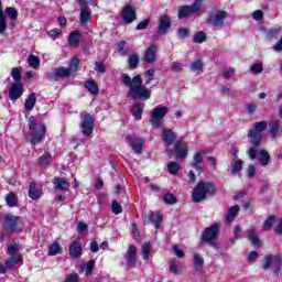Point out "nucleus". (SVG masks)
Returning <instances> with one entry per match:
<instances>
[{
	"instance_id": "obj_1",
	"label": "nucleus",
	"mask_w": 282,
	"mask_h": 282,
	"mask_svg": "<svg viewBox=\"0 0 282 282\" xmlns=\"http://www.w3.org/2000/svg\"><path fill=\"white\" fill-rule=\"evenodd\" d=\"M122 84L126 87H129L130 90L128 96L132 98V100H149L151 98V89L147 88L142 83V77L140 75H135L132 79L128 74L121 75Z\"/></svg>"
},
{
	"instance_id": "obj_2",
	"label": "nucleus",
	"mask_w": 282,
	"mask_h": 282,
	"mask_svg": "<svg viewBox=\"0 0 282 282\" xmlns=\"http://www.w3.org/2000/svg\"><path fill=\"white\" fill-rule=\"evenodd\" d=\"M253 129L254 130L248 131V138L251 140V148H249L247 155L250 158V160H257V149L261 147V142L263 140L261 133L268 129V122L257 121L253 123Z\"/></svg>"
},
{
	"instance_id": "obj_3",
	"label": "nucleus",
	"mask_w": 282,
	"mask_h": 282,
	"mask_svg": "<svg viewBox=\"0 0 282 282\" xmlns=\"http://www.w3.org/2000/svg\"><path fill=\"white\" fill-rule=\"evenodd\" d=\"M206 195H208L209 197H213V195H215V183H198L192 192V199L195 204H199V202H204V199H206Z\"/></svg>"
},
{
	"instance_id": "obj_4",
	"label": "nucleus",
	"mask_w": 282,
	"mask_h": 282,
	"mask_svg": "<svg viewBox=\"0 0 282 282\" xmlns=\"http://www.w3.org/2000/svg\"><path fill=\"white\" fill-rule=\"evenodd\" d=\"M29 129L31 132V144H39L40 142H43L45 131H47L44 123H36V117L31 116L29 118Z\"/></svg>"
},
{
	"instance_id": "obj_5",
	"label": "nucleus",
	"mask_w": 282,
	"mask_h": 282,
	"mask_svg": "<svg viewBox=\"0 0 282 282\" xmlns=\"http://www.w3.org/2000/svg\"><path fill=\"white\" fill-rule=\"evenodd\" d=\"M226 19H228V12L216 9L209 12L207 23L215 28H224V21H226Z\"/></svg>"
},
{
	"instance_id": "obj_6",
	"label": "nucleus",
	"mask_w": 282,
	"mask_h": 282,
	"mask_svg": "<svg viewBox=\"0 0 282 282\" xmlns=\"http://www.w3.org/2000/svg\"><path fill=\"white\" fill-rule=\"evenodd\" d=\"M166 113H169V108L162 106L155 107L151 112L150 124H152L154 129H160V127H162V120Z\"/></svg>"
},
{
	"instance_id": "obj_7",
	"label": "nucleus",
	"mask_w": 282,
	"mask_h": 282,
	"mask_svg": "<svg viewBox=\"0 0 282 282\" xmlns=\"http://www.w3.org/2000/svg\"><path fill=\"white\" fill-rule=\"evenodd\" d=\"M80 120L82 133L89 138V135L94 133V128L96 127V124L94 123V117H91V115L87 112H83L80 116Z\"/></svg>"
},
{
	"instance_id": "obj_8",
	"label": "nucleus",
	"mask_w": 282,
	"mask_h": 282,
	"mask_svg": "<svg viewBox=\"0 0 282 282\" xmlns=\"http://www.w3.org/2000/svg\"><path fill=\"white\" fill-rule=\"evenodd\" d=\"M282 263L281 254L275 256L274 258L272 254L265 256L262 263V270H270L272 269L273 272H280Z\"/></svg>"
},
{
	"instance_id": "obj_9",
	"label": "nucleus",
	"mask_w": 282,
	"mask_h": 282,
	"mask_svg": "<svg viewBox=\"0 0 282 282\" xmlns=\"http://www.w3.org/2000/svg\"><path fill=\"white\" fill-rule=\"evenodd\" d=\"M219 235V225L215 224L210 227H207L200 238L203 243H209V246H215V239H217Z\"/></svg>"
},
{
	"instance_id": "obj_10",
	"label": "nucleus",
	"mask_w": 282,
	"mask_h": 282,
	"mask_svg": "<svg viewBox=\"0 0 282 282\" xmlns=\"http://www.w3.org/2000/svg\"><path fill=\"white\" fill-rule=\"evenodd\" d=\"M202 10V0H195L192 6H183L178 11V19H184L191 14H197Z\"/></svg>"
},
{
	"instance_id": "obj_11",
	"label": "nucleus",
	"mask_w": 282,
	"mask_h": 282,
	"mask_svg": "<svg viewBox=\"0 0 282 282\" xmlns=\"http://www.w3.org/2000/svg\"><path fill=\"white\" fill-rule=\"evenodd\" d=\"M19 221H21L19 216H14L12 214L4 215V230L7 232H14V230H17V226H19Z\"/></svg>"
},
{
	"instance_id": "obj_12",
	"label": "nucleus",
	"mask_w": 282,
	"mask_h": 282,
	"mask_svg": "<svg viewBox=\"0 0 282 282\" xmlns=\"http://www.w3.org/2000/svg\"><path fill=\"white\" fill-rule=\"evenodd\" d=\"M78 3L80 8L79 21L82 25H87L91 17V9L89 8V4L85 0H78Z\"/></svg>"
},
{
	"instance_id": "obj_13",
	"label": "nucleus",
	"mask_w": 282,
	"mask_h": 282,
	"mask_svg": "<svg viewBox=\"0 0 282 282\" xmlns=\"http://www.w3.org/2000/svg\"><path fill=\"white\" fill-rule=\"evenodd\" d=\"M126 140L134 153L138 155L142 154V149H144V139L138 138L135 135H129L126 138Z\"/></svg>"
},
{
	"instance_id": "obj_14",
	"label": "nucleus",
	"mask_w": 282,
	"mask_h": 282,
	"mask_svg": "<svg viewBox=\"0 0 282 282\" xmlns=\"http://www.w3.org/2000/svg\"><path fill=\"white\" fill-rule=\"evenodd\" d=\"M122 20L124 23H133L137 19L135 9L133 4H127L121 12Z\"/></svg>"
},
{
	"instance_id": "obj_15",
	"label": "nucleus",
	"mask_w": 282,
	"mask_h": 282,
	"mask_svg": "<svg viewBox=\"0 0 282 282\" xmlns=\"http://www.w3.org/2000/svg\"><path fill=\"white\" fill-rule=\"evenodd\" d=\"M48 80H58V78H67L72 76V72L65 67H58L53 70V74L46 75Z\"/></svg>"
},
{
	"instance_id": "obj_16",
	"label": "nucleus",
	"mask_w": 282,
	"mask_h": 282,
	"mask_svg": "<svg viewBox=\"0 0 282 282\" xmlns=\"http://www.w3.org/2000/svg\"><path fill=\"white\" fill-rule=\"evenodd\" d=\"M23 96V84L13 83L9 88L10 100H19Z\"/></svg>"
},
{
	"instance_id": "obj_17",
	"label": "nucleus",
	"mask_w": 282,
	"mask_h": 282,
	"mask_svg": "<svg viewBox=\"0 0 282 282\" xmlns=\"http://www.w3.org/2000/svg\"><path fill=\"white\" fill-rule=\"evenodd\" d=\"M156 59H158V46L155 44H151L145 50V53L143 55V61H145V63H150V65H152V63H154Z\"/></svg>"
},
{
	"instance_id": "obj_18",
	"label": "nucleus",
	"mask_w": 282,
	"mask_h": 282,
	"mask_svg": "<svg viewBox=\"0 0 282 282\" xmlns=\"http://www.w3.org/2000/svg\"><path fill=\"white\" fill-rule=\"evenodd\" d=\"M171 30V18L164 14L159 19L158 32L159 34H166Z\"/></svg>"
},
{
	"instance_id": "obj_19",
	"label": "nucleus",
	"mask_w": 282,
	"mask_h": 282,
	"mask_svg": "<svg viewBox=\"0 0 282 282\" xmlns=\"http://www.w3.org/2000/svg\"><path fill=\"white\" fill-rule=\"evenodd\" d=\"M72 259H80L83 257V246L78 241H73L68 249Z\"/></svg>"
},
{
	"instance_id": "obj_20",
	"label": "nucleus",
	"mask_w": 282,
	"mask_h": 282,
	"mask_svg": "<svg viewBox=\"0 0 282 282\" xmlns=\"http://www.w3.org/2000/svg\"><path fill=\"white\" fill-rule=\"evenodd\" d=\"M176 138H177V135L175 134V132H173V130L163 129L162 140H163L165 147H171V144H173L175 142Z\"/></svg>"
},
{
	"instance_id": "obj_21",
	"label": "nucleus",
	"mask_w": 282,
	"mask_h": 282,
	"mask_svg": "<svg viewBox=\"0 0 282 282\" xmlns=\"http://www.w3.org/2000/svg\"><path fill=\"white\" fill-rule=\"evenodd\" d=\"M162 213L160 212H150L148 215V221H145V224H153L155 228H160V224H162Z\"/></svg>"
},
{
	"instance_id": "obj_22",
	"label": "nucleus",
	"mask_w": 282,
	"mask_h": 282,
	"mask_svg": "<svg viewBox=\"0 0 282 282\" xmlns=\"http://www.w3.org/2000/svg\"><path fill=\"white\" fill-rule=\"evenodd\" d=\"M135 246L131 245L126 252V259L128 261L129 268H135V252H137Z\"/></svg>"
},
{
	"instance_id": "obj_23",
	"label": "nucleus",
	"mask_w": 282,
	"mask_h": 282,
	"mask_svg": "<svg viewBox=\"0 0 282 282\" xmlns=\"http://www.w3.org/2000/svg\"><path fill=\"white\" fill-rule=\"evenodd\" d=\"M174 151L177 155V158L184 159L186 155H188V148L186 147V143L183 142H176L174 147Z\"/></svg>"
},
{
	"instance_id": "obj_24",
	"label": "nucleus",
	"mask_w": 282,
	"mask_h": 282,
	"mask_svg": "<svg viewBox=\"0 0 282 282\" xmlns=\"http://www.w3.org/2000/svg\"><path fill=\"white\" fill-rule=\"evenodd\" d=\"M53 184L58 191H67L69 188V182L65 177H55Z\"/></svg>"
},
{
	"instance_id": "obj_25",
	"label": "nucleus",
	"mask_w": 282,
	"mask_h": 282,
	"mask_svg": "<svg viewBox=\"0 0 282 282\" xmlns=\"http://www.w3.org/2000/svg\"><path fill=\"white\" fill-rule=\"evenodd\" d=\"M247 234L248 241H250L252 246H257L259 248V246H261V239L259 238V234H257L254 229L247 230Z\"/></svg>"
},
{
	"instance_id": "obj_26",
	"label": "nucleus",
	"mask_w": 282,
	"mask_h": 282,
	"mask_svg": "<svg viewBox=\"0 0 282 282\" xmlns=\"http://www.w3.org/2000/svg\"><path fill=\"white\" fill-rule=\"evenodd\" d=\"M17 263H23V256L17 253L15 256H11L6 262L4 265L6 268L10 269V268H14V265H17Z\"/></svg>"
},
{
	"instance_id": "obj_27",
	"label": "nucleus",
	"mask_w": 282,
	"mask_h": 282,
	"mask_svg": "<svg viewBox=\"0 0 282 282\" xmlns=\"http://www.w3.org/2000/svg\"><path fill=\"white\" fill-rule=\"evenodd\" d=\"M144 112V104H135L131 108V113L135 120H142V113Z\"/></svg>"
},
{
	"instance_id": "obj_28",
	"label": "nucleus",
	"mask_w": 282,
	"mask_h": 282,
	"mask_svg": "<svg viewBox=\"0 0 282 282\" xmlns=\"http://www.w3.org/2000/svg\"><path fill=\"white\" fill-rule=\"evenodd\" d=\"M35 105H36V94L32 93L29 95V97L25 100V104H24L25 111H32Z\"/></svg>"
},
{
	"instance_id": "obj_29",
	"label": "nucleus",
	"mask_w": 282,
	"mask_h": 282,
	"mask_svg": "<svg viewBox=\"0 0 282 282\" xmlns=\"http://www.w3.org/2000/svg\"><path fill=\"white\" fill-rule=\"evenodd\" d=\"M6 30H8V19L3 13V6L1 4V1H0V34H3Z\"/></svg>"
},
{
	"instance_id": "obj_30",
	"label": "nucleus",
	"mask_w": 282,
	"mask_h": 282,
	"mask_svg": "<svg viewBox=\"0 0 282 282\" xmlns=\"http://www.w3.org/2000/svg\"><path fill=\"white\" fill-rule=\"evenodd\" d=\"M259 162L261 166H268V164H270V152H268V150H260Z\"/></svg>"
},
{
	"instance_id": "obj_31",
	"label": "nucleus",
	"mask_w": 282,
	"mask_h": 282,
	"mask_svg": "<svg viewBox=\"0 0 282 282\" xmlns=\"http://www.w3.org/2000/svg\"><path fill=\"white\" fill-rule=\"evenodd\" d=\"M239 205H235L228 209L227 221H229V224H231V221H235V218L237 217V215H239Z\"/></svg>"
},
{
	"instance_id": "obj_32",
	"label": "nucleus",
	"mask_w": 282,
	"mask_h": 282,
	"mask_svg": "<svg viewBox=\"0 0 282 282\" xmlns=\"http://www.w3.org/2000/svg\"><path fill=\"white\" fill-rule=\"evenodd\" d=\"M80 41V32L74 31L68 36V43L72 47H77Z\"/></svg>"
},
{
	"instance_id": "obj_33",
	"label": "nucleus",
	"mask_w": 282,
	"mask_h": 282,
	"mask_svg": "<svg viewBox=\"0 0 282 282\" xmlns=\"http://www.w3.org/2000/svg\"><path fill=\"white\" fill-rule=\"evenodd\" d=\"M86 88L88 89L89 94H91V96H98V84H96L94 79L86 82Z\"/></svg>"
},
{
	"instance_id": "obj_34",
	"label": "nucleus",
	"mask_w": 282,
	"mask_h": 282,
	"mask_svg": "<svg viewBox=\"0 0 282 282\" xmlns=\"http://www.w3.org/2000/svg\"><path fill=\"white\" fill-rule=\"evenodd\" d=\"M151 250H153L151 242H144L142 245L141 254H142V259H144V261L149 260V257L151 256Z\"/></svg>"
},
{
	"instance_id": "obj_35",
	"label": "nucleus",
	"mask_w": 282,
	"mask_h": 282,
	"mask_svg": "<svg viewBox=\"0 0 282 282\" xmlns=\"http://www.w3.org/2000/svg\"><path fill=\"white\" fill-rule=\"evenodd\" d=\"M202 162H204V158H202V153L197 152L193 156V162H192V167L195 169L196 171H202Z\"/></svg>"
},
{
	"instance_id": "obj_36",
	"label": "nucleus",
	"mask_w": 282,
	"mask_h": 282,
	"mask_svg": "<svg viewBox=\"0 0 282 282\" xmlns=\"http://www.w3.org/2000/svg\"><path fill=\"white\" fill-rule=\"evenodd\" d=\"M41 191L36 189V184L31 183L30 184V189H29V197L31 199H40L41 198Z\"/></svg>"
},
{
	"instance_id": "obj_37",
	"label": "nucleus",
	"mask_w": 282,
	"mask_h": 282,
	"mask_svg": "<svg viewBox=\"0 0 282 282\" xmlns=\"http://www.w3.org/2000/svg\"><path fill=\"white\" fill-rule=\"evenodd\" d=\"M269 128H270V133L271 135H279V131H281V121L280 120H275V121H271L269 123Z\"/></svg>"
},
{
	"instance_id": "obj_38",
	"label": "nucleus",
	"mask_w": 282,
	"mask_h": 282,
	"mask_svg": "<svg viewBox=\"0 0 282 282\" xmlns=\"http://www.w3.org/2000/svg\"><path fill=\"white\" fill-rule=\"evenodd\" d=\"M4 12L7 17H9L10 21L14 22L17 19H19V11L14 9L13 7H8L4 9Z\"/></svg>"
},
{
	"instance_id": "obj_39",
	"label": "nucleus",
	"mask_w": 282,
	"mask_h": 282,
	"mask_svg": "<svg viewBox=\"0 0 282 282\" xmlns=\"http://www.w3.org/2000/svg\"><path fill=\"white\" fill-rule=\"evenodd\" d=\"M231 164V175H237L239 171L243 169V162L241 160H236Z\"/></svg>"
},
{
	"instance_id": "obj_40",
	"label": "nucleus",
	"mask_w": 282,
	"mask_h": 282,
	"mask_svg": "<svg viewBox=\"0 0 282 282\" xmlns=\"http://www.w3.org/2000/svg\"><path fill=\"white\" fill-rule=\"evenodd\" d=\"M6 202L7 206H10V208H14L19 200L17 199V195H14V193L11 192L6 196Z\"/></svg>"
},
{
	"instance_id": "obj_41",
	"label": "nucleus",
	"mask_w": 282,
	"mask_h": 282,
	"mask_svg": "<svg viewBox=\"0 0 282 282\" xmlns=\"http://www.w3.org/2000/svg\"><path fill=\"white\" fill-rule=\"evenodd\" d=\"M37 162L40 166H47L52 162V154L50 153H44L42 156L37 159Z\"/></svg>"
},
{
	"instance_id": "obj_42",
	"label": "nucleus",
	"mask_w": 282,
	"mask_h": 282,
	"mask_svg": "<svg viewBox=\"0 0 282 282\" xmlns=\"http://www.w3.org/2000/svg\"><path fill=\"white\" fill-rule=\"evenodd\" d=\"M19 250H21V246L17 242H12L8 246L7 252L10 257H17V252H19Z\"/></svg>"
},
{
	"instance_id": "obj_43",
	"label": "nucleus",
	"mask_w": 282,
	"mask_h": 282,
	"mask_svg": "<svg viewBox=\"0 0 282 282\" xmlns=\"http://www.w3.org/2000/svg\"><path fill=\"white\" fill-rule=\"evenodd\" d=\"M193 261L196 270L204 268V258L199 253L194 254Z\"/></svg>"
},
{
	"instance_id": "obj_44",
	"label": "nucleus",
	"mask_w": 282,
	"mask_h": 282,
	"mask_svg": "<svg viewBox=\"0 0 282 282\" xmlns=\"http://www.w3.org/2000/svg\"><path fill=\"white\" fill-rule=\"evenodd\" d=\"M28 63L33 69H37L39 65H41V61L39 57H36V55H29Z\"/></svg>"
},
{
	"instance_id": "obj_45",
	"label": "nucleus",
	"mask_w": 282,
	"mask_h": 282,
	"mask_svg": "<svg viewBox=\"0 0 282 282\" xmlns=\"http://www.w3.org/2000/svg\"><path fill=\"white\" fill-rule=\"evenodd\" d=\"M164 204H167V206H173V204H177V197L175 195L167 193L163 196Z\"/></svg>"
},
{
	"instance_id": "obj_46",
	"label": "nucleus",
	"mask_w": 282,
	"mask_h": 282,
	"mask_svg": "<svg viewBox=\"0 0 282 282\" xmlns=\"http://www.w3.org/2000/svg\"><path fill=\"white\" fill-rule=\"evenodd\" d=\"M138 63H140V57L138 54H132L128 59V65L130 69H135L138 67Z\"/></svg>"
},
{
	"instance_id": "obj_47",
	"label": "nucleus",
	"mask_w": 282,
	"mask_h": 282,
	"mask_svg": "<svg viewBox=\"0 0 282 282\" xmlns=\"http://www.w3.org/2000/svg\"><path fill=\"white\" fill-rule=\"evenodd\" d=\"M274 221H276V216L271 215L268 217L267 220L263 221V230L268 231L270 230V228H272V226L274 225Z\"/></svg>"
},
{
	"instance_id": "obj_48",
	"label": "nucleus",
	"mask_w": 282,
	"mask_h": 282,
	"mask_svg": "<svg viewBox=\"0 0 282 282\" xmlns=\"http://www.w3.org/2000/svg\"><path fill=\"white\" fill-rule=\"evenodd\" d=\"M281 34V26L275 28L269 31L267 34V40L274 41V39H279V35Z\"/></svg>"
},
{
	"instance_id": "obj_49",
	"label": "nucleus",
	"mask_w": 282,
	"mask_h": 282,
	"mask_svg": "<svg viewBox=\"0 0 282 282\" xmlns=\"http://www.w3.org/2000/svg\"><path fill=\"white\" fill-rule=\"evenodd\" d=\"M61 252V245L58 242H53L48 249L50 257H56Z\"/></svg>"
},
{
	"instance_id": "obj_50",
	"label": "nucleus",
	"mask_w": 282,
	"mask_h": 282,
	"mask_svg": "<svg viewBox=\"0 0 282 282\" xmlns=\"http://www.w3.org/2000/svg\"><path fill=\"white\" fill-rule=\"evenodd\" d=\"M167 170L170 171L171 175H177V172L180 171V163L175 161L167 163Z\"/></svg>"
},
{
	"instance_id": "obj_51",
	"label": "nucleus",
	"mask_w": 282,
	"mask_h": 282,
	"mask_svg": "<svg viewBox=\"0 0 282 282\" xmlns=\"http://www.w3.org/2000/svg\"><path fill=\"white\" fill-rule=\"evenodd\" d=\"M78 65H80V59L78 57H73L69 64V72L72 74V72H78Z\"/></svg>"
},
{
	"instance_id": "obj_52",
	"label": "nucleus",
	"mask_w": 282,
	"mask_h": 282,
	"mask_svg": "<svg viewBox=\"0 0 282 282\" xmlns=\"http://www.w3.org/2000/svg\"><path fill=\"white\" fill-rule=\"evenodd\" d=\"M250 72L251 74H261L263 72V64L262 63H256V64H252L251 67H250Z\"/></svg>"
},
{
	"instance_id": "obj_53",
	"label": "nucleus",
	"mask_w": 282,
	"mask_h": 282,
	"mask_svg": "<svg viewBox=\"0 0 282 282\" xmlns=\"http://www.w3.org/2000/svg\"><path fill=\"white\" fill-rule=\"evenodd\" d=\"M205 41H206V33L204 31L196 33L193 37L194 43H204Z\"/></svg>"
},
{
	"instance_id": "obj_54",
	"label": "nucleus",
	"mask_w": 282,
	"mask_h": 282,
	"mask_svg": "<svg viewBox=\"0 0 282 282\" xmlns=\"http://www.w3.org/2000/svg\"><path fill=\"white\" fill-rule=\"evenodd\" d=\"M111 210L115 215H120V213H122V206L120 203H118V200H112Z\"/></svg>"
},
{
	"instance_id": "obj_55",
	"label": "nucleus",
	"mask_w": 282,
	"mask_h": 282,
	"mask_svg": "<svg viewBox=\"0 0 282 282\" xmlns=\"http://www.w3.org/2000/svg\"><path fill=\"white\" fill-rule=\"evenodd\" d=\"M257 109H259V105H257L254 102H249V104H246V106H245V111L247 113H254V111H257Z\"/></svg>"
},
{
	"instance_id": "obj_56",
	"label": "nucleus",
	"mask_w": 282,
	"mask_h": 282,
	"mask_svg": "<svg viewBox=\"0 0 282 282\" xmlns=\"http://www.w3.org/2000/svg\"><path fill=\"white\" fill-rule=\"evenodd\" d=\"M204 68V63L202 59H197L191 64L192 72H199V69Z\"/></svg>"
},
{
	"instance_id": "obj_57",
	"label": "nucleus",
	"mask_w": 282,
	"mask_h": 282,
	"mask_svg": "<svg viewBox=\"0 0 282 282\" xmlns=\"http://www.w3.org/2000/svg\"><path fill=\"white\" fill-rule=\"evenodd\" d=\"M171 69L176 74H180V72H184V65L180 62H173L171 64Z\"/></svg>"
},
{
	"instance_id": "obj_58",
	"label": "nucleus",
	"mask_w": 282,
	"mask_h": 282,
	"mask_svg": "<svg viewBox=\"0 0 282 282\" xmlns=\"http://www.w3.org/2000/svg\"><path fill=\"white\" fill-rule=\"evenodd\" d=\"M172 249H173L175 257H177L178 259H184V257H186L184 251L182 249H180V247L177 245H174L172 247Z\"/></svg>"
},
{
	"instance_id": "obj_59",
	"label": "nucleus",
	"mask_w": 282,
	"mask_h": 282,
	"mask_svg": "<svg viewBox=\"0 0 282 282\" xmlns=\"http://www.w3.org/2000/svg\"><path fill=\"white\" fill-rule=\"evenodd\" d=\"M96 265V260H90L86 264V276L91 275V272H94V267Z\"/></svg>"
},
{
	"instance_id": "obj_60",
	"label": "nucleus",
	"mask_w": 282,
	"mask_h": 282,
	"mask_svg": "<svg viewBox=\"0 0 282 282\" xmlns=\"http://www.w3.org/2000/svg\"><path fill=\"white\" fill-rule=\"evenodd\" d=\"M189 34H191V31L188 29L181 28L177 30L178 39H186Z\"/></svg>"
},
{
	"instance_id": "obj_61",
	"label": "nucleus",
	"mask_w": 282,
	"mask_h": 282,
	"mask_svg": "<svg viewBox=\"0 0 282 282\" xmlns=\"http://www.w3.org/2000/svg\"><path fill=\"white\" fill-rule=\"evenodd\" d=\"M11 76L15 83H19L21 80V70L19 68H12Z\"/></svg>"
},
{
	"instance_id": "obj_62",
	"label": "nucleus",
	"mask_w": 282,
	"mask_h": 282,
	"mask_svg": "<svg viewBox=\"0 0 282 282\" xmlns=\"http://www.w3.org/2000/svg\"><path fill=\"white\" fill-rule=\"evenodd\" d=\"M144 78H148V83H151V80H153V76H155V68H150L149 70H147L144 74H143Z\"/></svg>"
},
{
	"instance_id": "obj_63",
	"label": "nucleus",
	"mask_w": 282,
	"mask_h": 282,
	"mask_svg": "<svg viewBox=\"0 0 282 282\" xmlns=\"http://www.w3.org/2000/svg\"><path fill=\"white\" fill-rule=\"evenodd\" d=\"M95 70L98 72V74H105V72H107V68L105 67V64H102V62H96Z\"/></svg>"
},
{
	"instance_id": "obj_64",
	"label": "nucleus",
	"mask_w": 282,
	"mask_h": 282,
	"mask_svg": "<svg viewBox=\"0 0 282 282\" xmlns=\"http://www.w3.org/2000/svg\"><path fill=\"white\" fill-rule=\"evenodd\" d=\"M65 282H78V273L66 275Z\"/></svg>"
}]
</instances>
